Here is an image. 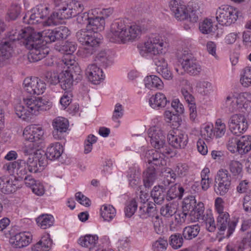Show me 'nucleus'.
Wrapping results in <instances>:
<instances>
[{
    "mask_svg": "<svg viewBox=\"0 0 251 251\" xmlns=\"http://www.w3.org/2000/svg\"><path fill=\"white\" fill-rule=\"evenodd\" d=\"M23 44L30 52L28 59L31 62H35L45 58L49 52V49L43 44L41 32L31 28H25L22 30Z\"/></svg>",
    "mask_w": 251,
    "mask_h": 251,
    "instance_id": "1",
    "label": "nucleus"
},
{
    "mask_svg": "<svg viewBox=\"0 0 251 251\" xmlns=\"http://www.w3.org/2000/svg\"><path fill=\"white\" fill-rule=\"evenodd\" d=\"M51 104L48 100L40 97H32L24 99V104L17 103L15 106L17 116L25 120L31 115H38L41 111L49 110Z\"/></svg>",
    "mask_w": 251,
    "mask_h": 251,
    "instance_id": "2",
    "label": "nucleus"
},
{
    "mask_svg": "<svg viewBox=\"0 0 251 251\" xmlns=\"http://www.w3.org/2000/svg\"><path fill=\"white\" fill-rule=\"evenodd\" d=\"M223 202V199L221 198H217L215 200V206L219 214L217 218V227L221 235L224 234V232L227 229L226 236L228 237L234 232L238 219L230 220L228 213L224 211Z\"/></svg>",
    "mask_w": 251,
    "mask_h": 251,
    "instance_id": "3",
    "label": "nucleus"
},
{
    "mask_svg": "<svg viewBox=\"0 0 251 251\" xmlns=\"http://www.w3.org/2000/svg\"><path fill=\"white\" fill-rule=\"evenodd\" d=\"M21 29L18 32L12 30L5 35V38H3L0 42V67L3 66L6 61L11 57L13 52L14 42L22 38Z\"/></svg>",
    "mask_w": 251,
    "mask_h": 251,
    "instance_id": "4",
    "label": "nucleus"
},
{
    "mask_svg": "<svg viewBox=\"0 0 251 251\" xmlns=\"http://www.w3.org/2000/svg\"><path fill=\"white\" fill-rule=\"evenodd\" d=\"M127 29L128 25L125 20H117L111 24L107 38L112 42L125 43Z\"/></svg>",
    "mask_w": 251,
    "mask_h": 251,
    "instance_id": "5",
    "label": "nucleus"
},
{
    "mask_svg": "<svg viewBox=\"0 0 251 251\" xmlns=\"http://www.w3.org/2000/svg\"><path fill=\"white\" fill-rule=\"evenodd\" d=\"M81 71L79 67L76 66L75 69L65 71L60 74L59 83L64 90H72L73 82L77 83L82 79Z\"/></svg>",
    "mask_w": 251,
    "mask_h": 251,
    "instance_id": "6",
    "label": "nucleus"
},
{
    "mask_svg": "<svg viewBox=\"0 0 251 251\" xmlns=\"http://www.w3.org/2000/svg\"><path fill=\"white\" fill-rule=\"evenodd\" d=\"M148 135L151 144L154 148L160 150L163 153H171L172 150L165 145V137L162 130L155 127H151L148 130Z\"/></svg>",
    "mask_w": 251,
    "mask_h": 251,
    "instance_id": "7",
    "label": "nucleus"
},
{
    "mask_svg": "<svg viewBox=\"0 0 251 251\" xmlns=\"http://www.w3.org/2000/svg\"><path fill=\"white\" fill-rule=\"evenodd\" d=\"M238 11L228 5H222L217 10L216 19L219 24L228 26L238 18Z\"/></svg>",
    "mask_w": 251,
    "mask_h": 251,
    "instance_id": "8",
    "label": "nucleus"
},
{
    "mask_svg": "<svg viewBox=\"0 0 251 251\" xmlns=\"http://www.w3.org/2000/svg\"><path fill=\"white\" fill-rule=\"evenodd\" d=\"M228 126L233 134L239 136L247 130L249 124L244 115L235 114L230 116L228 121Z\"/></svg>",
    "mask_w": 251,
    "mask_h": 251,
    "instance_id": "9",
    "label": "nucleus"
},
{
    "mask_svg": "<svg viewBox=\"0 0 251 251\" xmlns=\"http://www.w3.org/2000/svg\"><path fill=\"white\" fill-rule=\"evenodd\" d=\"M29 172L36 173L40 172L47 164L43 151H37L33 155L29 156L26 161Z\"/></svg>",
    "mask_w": 251,
    "mask_h": 251,
    "instance_id": "10",
    "label": "nucleus"
},
{
    "mask_svg": "<svg viewBox=\"0 0 251 251\" xmlns=\"http://www.w3.org/2000/svg\"><path fill=\"white\" fill-rule=\"evenodd\" d=\"M70 34V31L68 27L65 26H60L54 29H48L44 31L42 35V39L46 42H53L59 41L65 39Z\"/></svg>",
    "mask_w": 251,
    "mask_h": 251,
    "instance_id": "11",
    "label": "nucleus"
},
{
    "mask_svg": "<svg viewBox=\"0 0 251 251\" xmlns=\"http://www.w3.org/2000/svg\"><path fill=\"white\" fill-rule=\"evenodd\" d=\"M55 7L57 11L53 13V15H51L50 17L48 18L47 23L49 25L56 24V21L53 19V17L56 18L57 19H69L76 16L70 2L67 3L64 2L61 6H55Z\"/></svg>",
    "mask_w": 251,
    "mask_h": 251,
    "instance_id": "12",
    "label": "nucleus"
},
{
    "mask_svg": "<svg viewBox=\"0 0 251 251\" xmlns=\"http://www.w3.org/2000/svg\"><path fill=\"white\" fill-rule=\"evenodd\" d=\"M164 43L161 36L157 34L150 35L145 43L146 50L149 53L157 55L165 52Z\"/></svg>",
    "mask_w": 251,
    "mask_h": 251,
    "instance_id": "13",
    "label": "nucleus"
},
{
    "mask_svg": "<svg viewBox=\"0 0 251 251\" xmlns=\"http://www.w3.org/2000/svg\"><path fill=\"white\" fill-rule=\"evenodd\" d=\"M24 88L31 95L42 94L46 89V84L38 77L26 78L24 81Z\"/></svg>",
    "mask_w": 251,
    "mask_h": 251,
    "instance_id": "14",
    "label": "nucleus"
},
{
    "mask_svg": "<svg viewBox=\"0 0 251 251\" xmlns=\"http://www.w3.org/2000/svg\"><path fill=\"white\" fill-rule=\"evenodd\" d=\"M3 169L9 174H16L17 177L21 179L24 178L28 172L26 161L24 160L6 163L3 165Z\"/></svg>",
    "mask_w": 251,
    "mask_h": 251,
    "instance_id": "15",
    "label": "nucleus"
},
{
    "mask_svg": "<svg viewBox=\"0 0 251 251\" xmlns=\"http://www.w3.org/2000/svg\"><path fill=\"white\" fill-rule=\"evenodd\" d=\"M169 144L176 149H184L186 146L188 138L187 135L177 129L171 130L168 134Z\"/></svg>",
    "mask_w": 251,
    "mask_h": 251,
    "instance_id": "16",
    "label": "nucleus"
},
{
    "mask_svg": "<svg viewBox=\"0 0 251 251\" xmlns=\"http://www.w3.org/2000/svg\"><path fill=\"white\" fill-rule=\"evenodd\" d=\"M49 14V8L43 5H38L32 9L31 13L28 16V19L26 21L27 16L26 15L23 18L24 23L28 24H36L41 22V20L46 18Z\"/></svg>",
    "mask_w": 251,
    "mask_h": 251,
    "instance_id": "17",
    "label": "nucleus"
},
{
    "mask_svg": "<svg viewBox=\"0 0 251 251\" xmlns=\"http://www.w3.org/2000/svg\"><path fill=\"white\" fill-rule=\"evenodd\" d=\"M169 6L175 17L178 20H185L188 18V10L184 2L181 0L170 1Z\"/></svg>",
    "mask_w": 251,
    "mask_h": 251,
    "instance_id": "18",
    "label": "nucleus"
},
{
    "mask_svg": "<svg viewBox=\"0 0 251 251\" xmlns=\"http://www.w3.org/2000/svg\"><path fill=\"white\" fill-rule=\"evenodd\" d=\"M181 65L184 71L191 75H198L201 71L199 63L190 55L183 57Z\"/></svg>",
    "mask_w": 251,
    "mask_h": 251,
    "instance_id": "19",
    "label": "nucleus"
},
{
    "mask_svg": "<svg viewBox=\"0 0 251 251\" xmlns=\"http://www.w3.org/2000/svg\"><path fill=\"white\" fill-rule=\"evenodd\" d=\"M44 132L41 127L35 126L26 127L23 131V136L27 141L42 143Z\"/></svg>",
    "mask_w": 251,
    "mask_h": 251,
    "instance_id": "20",
    "label": "nucleus"
},
{
    "mask_svg": "<svg viewBox=\"0 0 251 251\" xmlns=\"http://www.w3.org/2000/svg\"><path fill=\"white\" fill-rule=\"evenodd\" d=\"M77 40L83 45L99 42L100 39L95 36V33L88 29H82L76 33Z\"/></svg>",
    "mask_w": 251,
    "mask_h": 251,
    "instance_id": "21",
    "label": "nucleus"
},
{
    "mask_svg": "<svg viewBox=\"0 0 251 251\" xmlns=\"http://www.w3.org/2000/svg\"><path fill=\"white\" fill-rule=\"evenodd\" d=\"M89 80L94 84H98L103 79V72L95 64L89 65L86 70Z\"/></svg>",
    "mask_w": 251,
    "mask_h": 251,
    "instance_id": "22",
    "label": "nucleus"
},
{
    "mask_svg": "<svg viewBox=\"0 0 251 251\" xmlns=\"http://www.w3.org/2000/svg\"><path fill=\"white\" fill-rule=\"evenodd\" d=\"M16 181L12 180L9 176H3L0 177V191L6 194L16 191L17 188Z\"/></svg>",
    "mask_w": 251,
    "mask_h": 251,
    "instance_id": "23",
    "label": "nucleus"
},
{
    "mask_svg": "<svg viewBox=\"0 0 251 251\" xmlns=\"http://www.w3.org/2000/svg\"><path fill=\"white\" fill-rule=\"evenodd\" d=\"M94 61L97 65L107 67L113 63L112 56L109 50H102L95 56Z\"/></svg>",
    "mask_w": 251,
    "mask_h": 251,
    "instance_id": "24",
    "label": "nucleus"
},
{
    "mask_svg": "<svg viewBox=\"0 0 251 251\" xmlns=\"http://www.w3.org/2000/svg\"><path fill=\"white\" fill-rule=\"evenodd\" d=\"M105 20L103 17L91 16L88 22L87 28L93 33H97L104 28Z\"/></svg>",
    "mask_w": 251,
    "mask_h": 251,
    "instance_id": "25",
    "label": "nucleus"
},
{
    "mask_svg": "<svg viewBox=\"0 0 251 251\" xmlns=\"http://www.w3.org/2000/svg\"><path fill=\"white\" fill-rule=\"evenodd\" d=\"M63 151L62 146L59 143L50 144L47 149L46 152L44 154L46 155V158L50 160L58 159L62 154Z\"/></svg>",
    "mask_w": 251,
    "mask_h": 251,
    "instance_id": "26",
    "label": "nucleus"
},
{
    "mask_svg": "<svg viewBox=\"0 0 251 251\" xmlns=\"http://www.w3.org/2000/svg\"><path fill=\"white\" fill-rule=\"evenodd\" d=\"M139 216L142 218L154 217L156 214V205L153 202H145L139 207Z\"/></svg>",
    "mask_w": 251,
    "mask_h": 251,
    "instance_id": "27",
    "label": "nucleus"
},
{
    "mask_svg": "<svg viewBox=\"0 0 251 251\" xmlns=\"http://www.w3.org/2000/svg\"><path fill=\"white\" fill-rule=\"evenodd\" d=\"M164 185H159L153 187L151 191V196L154 200V201L157 204H161L166 198V187Z\"/></svg>",
    "mask_w": 251,
    "mask_h": 251,
    "instance_id": "28",
    "label": "nucleus"
},
{
    "mask_svg": "<svg viewBox=\"0 0 251 251\" xmlns=\"http://www.w3.org/2000/svg\"><path fill=\"white\" fill-rule=\"evenodd\" d=\"M69 123L67 119L60 117L55 119L52 122L54 128L53 135L54 138H57L56 136L58 132L60 133L66 132Z\"/></svg>",
    "mask_w": 251,
    "mask_h": 251,
    "instance_id": "29",
    "label": "nucleus"
},
{
    "mask_svg": "<svg viewBox=\"0 0 251 251\" xmlns=\"http://www.w3.org/2000/svg\"><path fill=\"white\" fill-rule=\"evenodd\" d=\"M184 189L179 184H175L172 186L166 192V199L169 201L176 198L181 199L184 193Z\"/></svg>",
    "mask_w": 251,
    "mask_h": 251,
    "instance_id": "30",
    "label": "nucleus"
},
{
    "mask_svg": "<svg viewBox=\"0 0 251 251\" xmlns=\"http://www.w3.org/2000/svg\"><path fill=\"white\" fill-rule=\"evenodd\" d=\"M247 98H251V95L248 93H240L237 97L234 98V100L232 101V108L230 111L233 112L242 107H245Z\"/></svg>",
    "mask_w": 251,
    "mask_h": 251,
    "instance_id": "31",
    "label": "nucleus"
},
{
    "mask_svg": "<svg viewBox=\"0 0 251 251\" xmlns=\"http://www.w3.org/2000/svg\"><path fill=\"white\" fill-rule=\"evenodd\" d=\"M193 209L194 210L191 212H190L189 214L190 222H194L196 220L203 219L204 211L203 203L201 202H199L198 203H196Z\"/></svg>",
    "mask_w": 251,
    "mask_h": 251,
    "instance_id": "32",
    "label": "nucleus"
},
{
    "mask_svg": "<svg viewBox=\"0 0 251 251\" xmlns=\"http://www.w3.org/2000/svg\"><path fill=\"white\" fill-rule=\"evenodd\" d=\"M238 152L240 154L248 153L251 150V136H243L239 139Z\"/></svg>",
    "mask_w": 251,
    "mask_h": 251,
    "instance_id": "33",
    "label": "nucleus"
},
{
    "mask_svg": "<svg viewBox=\"0 0 251 251\" xmlns=\"http://www.w3.org/2000/svg\"><path fill=\"white\" fill-rule=\"evenodd\" d=\"M98 236L87 234L84 236L80 237L78 239V243L82 247L91 249L95 247L98 243Z\"/></svg>",
    "mask_w": 251,
    "mask_h": 251,
    "instance_id": "34",
    "label": "nucleus"
},
{
    "mask_svg": "<svg viewBox=\"0 0 251 251\" xmlns=\"http://www.w3.org/2000/svg\"><path fill=\"white\" fill-rule=\"evenodd\" d=\"M167 102L165 96L161 93H157L152 96L149 100L150 104L153 108L164 107Z\"/></svg>",
    "mask_w": 251,
    "mask_h": 251,
    "instance_id": "35",
    "label": "nucleus"
},
{
    "mask_svg": "<svg viewBox=\"0 0 251 251\" xmlns=\"http://www.w3.org/2000/svg\"><path fill=\"white\" fill-rule=\"evenodd\" d=\"M146 87L153 89L157 88L161 89L163 87V83L161 79L156 75L147 76L144 79Z\"/></svg>",
    "mask_w": 251,
    "mask_h": 251,
    "instance_id": "36",
    "label": "nucleus"
},
{
    "mask_svg": "<svg viewBox=\"0 0 251 251\" xmlns=\"http://www.w3.org/2000/svg\"><path fill=\"white\" fill-rule=\"evenodd\" d=\"M141 34V27L137 25L133 24L131 25H128V29L126 33V37L125 39V43L133 41L139 38Z\"/></svg>",
    "mask_w": 251,
    "mask_h": 251,
    "instance_id": "37",
    "label": "nucleus"
},
{
    "mask_svg": "<svg viewBox=\"0 0 251 251\" xmlns=\"http://www.w3.org/2000/svg\"><path fill=\"white\" fill-rule=\"evenodd\" d=\"M200 231V227L198 224L187 226L184 228L182 236L186 240H191L198 236Z\"/></svg>",
    "mask_w": 251,
    "mask_h": 251,
    "instance_id": "38",
    "label": "nucleus"
},
{
    "mask_svg": "<svg viewBox=\"0 0 251 251\" xmlns=\"http://www.w3.org/2000/svg\"><path fill=\"white\" fill-rule=\"evenodd\" d=\"M156 177V174L155 168L149 167L144 173V183L146 187H150L152 184Z\"/></svg>",
    "mask_w": 251,
    "mask_h": 251,
    "instance_id": "39",
    "label": "nucleus"
},
{
    "mask_svg": "<svg viewBox=\"0 0 251 251\" xmlns=\"http://www.w3.org/2000/svg\"><path fill=\"white\" fill-rule=\"evenodd\" d=\"M31 240L29 235L25 233H20L15 235L14 244L16 248H21L27 246Z\"/></svg>",
    "mask_w": 251,
    "mask_h": 251,
    "instance_id": "40",
    "label": "nucleus"
},
{
    "mask_svg": "<svg viewBox=\"0 0 251 251\" xmlns=\"http://www.w3.org/2000/svg\"><path fill=\"white\" fill-rule=\"evenodd\" d=\"M116 209L111 205H103L101 208V215L105 221L110 222L116 216Z\"/></svg>",
    "mask_w": 251,
    "mask_h": 251,
    "instance_id": "41",
    "label": "nucleus"
},
{
    "mask_svg": "<svg viewBox=\"0 0 251 251\" xmlns=\"http://www.w3.org/2000/svg\"><path fill=\"white\" fill-rule=\"evenodd\" d=\"M36 221L42 228L46 229L53 225L54 218L51 215L43 214L37 218Z\"/></svg>",
    "mask_w": 251,
    "mask_h": 251,
    "instance_id": "42",
    "label": "nucleus"
},
{
    "mask_svg": "<svg viewBox=\"0 0 251 251\" xmlns=\"http://www.w3.org/2000/svg\"><path fill=\"white\" fill-rule=\"evenodd\" d=\"M199 29L203 34H211L214 33L216 28L214 26L211 19H205L199 25Z\"/></svg>",
    "mask_w": 251,
    "mask_h": 251,
    "instance_id": "43",
    "label": "nucleus"
},
{
    "mask_svg": "<svg viewBox=\"0 0 251 251\" xmlns=\"http://www.w3.org/2000/svg\"><path fill=\"white\" fill-rule=\"evenodd\" d=\"M169 244L175 250L179 249L183 244V236L178 233L171 235L169 239Z\"/></svg>",
    "mask_w": 251,
    "mask_h": 251,
    "instance_id": "44",
    "label": "nucleus"
},
{
    "mask_svg": "<svg viewBox=\"0 0 251 251\" xmlns=\"http://www.w3.org/2000/svg\"><path fill=\"white\" fill-rule=\"evenodd\" d=\"M100 42L92 43L86 46L81 50V55L84 58H87L94 54L98 50Z\"/></svg>",
    "mask_w": 251,
    "mask_h": 251,
    "instance_id": "45",
    "label": "nucleus"
},
{
    "mask_svg": "<svg viewBox=\"0 0 251 251\" xmlns=\"http://www.w3.org/2000/svg\"><path fill=\"white\" fill-rule=\"evenodd\" d=\"M229 169L233 176L237 178H241L242 176V165L236 160H232L229 164Z\"/></svg>",
    "mask_w": 251,
    "mask_h": 251,
    "instance_id": "46",
    "label": "nucleus"
},
{
    "mask_svg": "<svg viewBox=\"0 0 251 251\" xmlns=\"http://www.w3.org/2000/svg\"><path fill=\"white\" fill-rule=\"evenodd\" d=\"M214 191L217 194L224 196L227 193L230 187V183L220 182L219 180L214 181Z\"/></svg>",
    "mask_w": 251,
    "mask_h": 251,
    "instance_id": "47",
    "label": "nucleus"
},
{
    "mask_svg": "<svg viewBox=\"0 0 251 251\" xmlns=\"http://www.w3.org/2000/svg\"><path fill=\"white\" fill-rule=\"evenodd\" d=\"M28 143L25 144V147L24 149V153L26 155H33L35 152L37 151H41L38 148L40 144L39 142L28 141Z\"/></svg>",
    "mask_w": 251,
    "mask_h": 251,
    "instance_id": "48",
    "label": "nucleus"
},
{
    "mask_svg": "<svg viewBox=\"0 0 251 251\" xmlns=\"http://www.w3.org/2000/svg\"><path fill=\"white\" fill-rule=\"evenodd\" d=\"M160 214L166 218H170L176 213L175 205L171 203L166 204L160 208Z\"/></svg>",
    "mask_w": 251,
    "mask_h": 251,
    "instance_id": "49",
    "label": "nucleus"
},
{
    "mask_svg": "<svg viewBox=\"0 0 251 251\" xmlns=\"http://www.w3.org/2000/svg\"><path fill=\"white\" fill-rule=\"evenodd\" d=\"M215 180L231 184V175L226 169H221L217 172Z\"/></svg>",
    "mask_w": 251,
    "mask_h": 251,
    "instance_id": "50",
    "label": "nucleus"
},
{
    "mask_svg": "<svg viewBox=\"0 0 251 251\" xmlns=\"http://www.w3.org/2000/svg\"><path fill=\"white\" fill-rule=\"evenodd\" d=\"M76 45L75 42L67 41L64 45L60 47L59 51L64 54V55H72L76 49Z\"/></svg>",
    "mask_w": 251,
    "mask_h": 251,
    "instance_id": "51",
    "label": "nucleus"
},
{
    "mask_svg": "<svg viewBox=\"0 0 251 251\" xmlns=\"http://www.w3.org/2000/svg\"><path fill=\"white\" fill-rule=\"evenodd\" d=\"M196 201L195 198L192 196L184 199L182 207V210L189 214L194 210V206L195 205Z\"/></svg>",
    "mask_w": 251,
    "mask_h": 251,
    "instance_id": "52",
    "label": "nucleus"
},
{
    "mask_svg": "<svg viewBox=\"0 0 251 251\" xmlns=\"http://www.w3.org/2000/svg\"><path fill=\"white\" fill-rule=\"evenodd\" d=\"M162 173L163 176H164L165 178H166V179L163 180L162 182L165 186H168L171 182H172V180H170L169 178L175 181L177 176L176 173L175 172L174 169V170L170 168L165 169Z\"/></svg>",
    "mask_w": 251,
    "mask_h": 251,
    "instance_id": "53",
    "label": "nucleus"
},
{
    "mask_svg": "<svg viewBox=\"0 0 251 251\" xmlns=\"http://www.w3.org/2000/svg\"><path fill=\"white\" fill-rule=\"evenodd\" d=\"M226 131V125L222 123L221 119H218L215 123V126L214 128V136L216 138H221L224 135Z\"/></svg>",
    "mask_w": 251,
    "mask_h": 251,
    "instance_id": "54",
    "label": "nucleus"
},
{
    "mask_svg": "<svg viewBox=\"0 0 251 251\" xmlns=\"http://www.w3.org/2000/svg\"><path fill=\"white\" fill-rule=\"evenodd\" d=\"M168 246L167 239L164 238H159L152 244L153 251H165Z\"/></svg>",
    "mask_w": 251,
    "mask_h": 251,
    "instance_id": "55",
    "label": "nucleus"
},
{
    "mask_svg": "<svg viewBox=\"0 0 251 251\" xmlns=\"http://www.w3.org/2000/svg\"><path fill=\"white\" fill-rule=\"evenodd\" d=\"M198 91L203 95H207L211 89L210 83L205 81H199L196 84Z\"/></svg>",
    "mask_w": 251,
    "mask_h": 251,
    "instance_id": "56",
    "label": "nucleus"
},
{
    "mask_svg": "<svg viewBox=\"0 0 251 251\" xmlns=\"http://www.w3.org/2000/svg\"><path fill=\"white\" fill-rule=\"evenodd\" d=\"M137 207V203L134 199H132L129 201L127 203L125 209L126 217L130 218L136 211Z\"/></svg>",
    "mask_w": 251,
    "mask_h": 251,
    "instance_id": "57",
    "label": "nucleus"
},
{
    "mask_svg": "<svg viewBox=\"0 0 251 251\" xmlns=\"http://www.w3.org/2000/svg\"><path fill=\"white\" fill-rule=\"evenodd\" d=\"M174 169L177 176L182 177L187 175L189 170V166L185 163H178L174 167Z\"/></svg>",
    "mask_w": 251,
    "mask_h": 251,
    "instance_id": "58",
    "label": "nucleus"
},
{
    "mask_svg": "<svg viewBox=\"0 0 251 251\" xmlns=\"http://www.w3.org/2000/svg\"><path fill=\"white\" fill-rule=\"evenodd\" d=\"M240 81L244 87H248L251 85V67H246L244 69V74L240 79Z\"/></svg>",
    "mask_w": 251,
    "mask_h": 251,
    "instance_id": "59",
    "label": "nucleus"
},
{
    "mask_svg": "<svg viewBox=\"0 0 251 251\" xmlns=\"http://www.w3.org/2000/svg\"><path fill=\"white\" fill-rule=\"evenodd\" d=\"M46 81L50 85H56L59 83L60 74L54 72H48L45 75Z\"/></svg>",
    "mask_w": 251,
    "mask_h": 251,
    "instance_id": "60",
    "label": "nucleus"
},
{
    "mask_svg": "<svg viewBox=\"0 0 251 251\" xmlns=\"http://www.w3.org/2000/svg\"><path fill=\"white\" fill-rule=\"evenodd\" d=\"M21 13V7L19 4H13L8 9V15L12 20H16Z\"/></svg>",
    "mask_w": 251,
    "mask_h": 251,
    "instance_id": "61",
    "label": "nucleus"
},
{
    "mask_svg": "<svg viewBox=\"0 0 251 251\" xmlns=\"http://www.w3.org/2000/svg\"><path fill=\"white\" fill-rule=\"evenodd\" d=\"M239 139L237 137H229L227 143V148L229 151L232 153H235L238 151Z\"/></svg>",
    "mask_w": 251,
    "mask_h": 251,
    "instance_id": "62",
    "label": "nucleus"
},
{
    "mask_svg": "<svg viewBox=\"0 0 251 251\" xmlns=\"http://www.w3.org/2000/svg\"><path fill=\"white\" fill-rule=\"evenodd\" d=\"M245 242L243 240L241 242H231L226 248V251H243Z\"/></svg>",
    "mask_w": 251,
    "mask_h": 251,
    "instance_id": "63",
    "label": "nucleus"
},
{
    "mask_svg": "<svg viewBox=\"0 0 251 251\" xmlns=\"http://www.w3.org/2000/svg\"><path fill=\"white\" fill-rule=\"evenodd\" d=\"M152 223L155 232L160 234L163 233L164 229V226L162 221L159 216H155L152 218Z\"/></svg>",
    "mask_w": 251,
    "mask_h": 251,
    "instance_id": "64",
    "label": "nucleus"
}]
</instances>
